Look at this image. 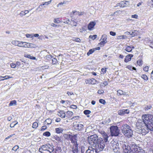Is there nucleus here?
I'll use <instances>...</instances> for the list:
<instances>
[{
  "label": "nucleus",
  "mask_w": 153,
  "mask_h": 153,
  "mask_svg": "<svg viewBox=\"0 0 153 153\" xmlns=\"http://www.w3.org/2000/svg\"><path fill=\"white\" fill-rule=\"evenodd\" d=\"M138 16L137 14H134V15H132L131 16V17L133 18H135L136 19H137L138 18Z\"/></svg>",
  "instance_id": "nucleus-51"
},
{
  "label": "nucleus",
  "mask_w": 153,
  "mask_h": 153,
  "mask_svg": "<svg viewBox=\"0 0 153 153\" xmlns=\"http://www.w3.org/2000/svg\"><path fill=\"white\" fill-rule=\"evenodd\" d=\"M110 34L111 35L113 36H115L116 35V33L112 31L110 32Z\"/></svg>",
  "instance_id": "nucleus-53"
},
{
  "label": "nucleus",
  "mask_w": 153,
  "mask_h": 153,
  "mask_svg": "<svg viewBox=\"0 0 153 153\" xmlns=\"http://www.w3.org/2000/svg\"><path fill=\"white\" fill-rule=\"evenodd\" d=\"M13 78V77L12 76H1L0 77V79H1V80H4V79H7Z\"/></svg>",
  "instance_id": "nucleus-22"
},
{
  "label": "nucleus",
  "mask_w": 153,
  "mask_h": 153,
  "mask_svg": "<svg viewBox=\"0 0 153 153\" xmlns=\"http://www.w3.org/2000/svg\"><path fill=\"white\" fill-rule=\"evenodd\" d=\"M143 62L141 59H139L137 61V64L139 66H141Z\"/></svg>",
  "instance_id": "nucleus-43"
},
{
  "label": "nucleus",
  "mask_w": 153,
  "mask_h": 153,
  "mask_svg": "<svg viewBox=\"0 0 153 153\" xmlns=\"http://www.w3.org/2000/svg\"><path fill=\"white\" fill-rule=\"evenodd\" d=\"M64 20V21L63 22L64 23L67 24L68 25L71 24V22L69 19H66V20Z\"/></svg>",
  "instance_id": "nucleus-45"
},
{
  "label": "nucleus",
  "mask_w": 153,
  "mask_h": 153,
  "mask_svg": "<svg viewBox=\"0 0 153 153\" xmlns=\"http://www.w3.org/2000/svg\"><path fill=\"white\" fill-rule=\"evenodd\" d=\"M24 43H25V42H20L19 41L18 46L20 47H23Z\"/></svg>",
  "instance_id": "nucleus-42"
},
{
  "label": "nucleus",
  "mask_w": 153,
  "mask_h": 153,
  "mask_svg": "<svg viewBox=\"0 0 153 153\" xmlns=\"http://www.w3.org/2000/svg\"><path fill=\"white\" fill-rule=\"evenodd\" d=\"M149 68L148 66H146L143 68V70L147 72L148 71Z\"/></svg>",
  "instance_id": "nucleus-55"
},
{
  "label": "nucleus",
  "mask_w": 153,
  "mask_h": 153,
  "mask_svg": "<svg viewBox=\"0 0 153 153\" xmlns=\"http://www.w3.org/2000/svg\"><path fill=\"white\" fill-rule=\"evenodd\" d=\"M51 2V1H49L48 2H44L42 4H40L39 7L37 9H38L39 8H40L41 7H42V5H47L50 3Z\"/></svg>",
  "instance_id": "nucleus-26"
},
{
  "label": "nucleus",
  "mask_w": 153,
  "mask_h": 153,
  "mask_svg": "<svg viewBox=\"0 0 153 153\" xmlns=\"http://www.w3.org/2000/svg\"><path fill=\"white\" fill-rule=\"evenodd\" d=\"M120 142L121 146L122 148L124 153H133V149L132 148V146L130 147L127 143L125 142Z\"/></svg>",
  "instance_id": "nucleus-4"
},
{
  "label": "nucleus",
  "mask_w": 153,
  "mask_h": 153,
  "mask_svg": "<svg viewBox=\"0 0 153 153\" xmlns=\"http://www.w3.org/2000/svg\"><path fill=\"white\" fill-rule=\"evenodd\" d=\"M104 92V91L102 90H99L97 92L98 93L101 94Z\"/></svg>",
  "instance_id": "nucleus-63"
},
{
  "label": "nucleus",
  "mask_w": 153,
  "mask_h": 153,
  "mask_svg": "<svg viewBox=\"0 0 153 153\" xmlns=\"http://www.w3.org/2000/svg\"><path fill=\"white\" fill-rule=\"evenodd\" d=\"M112 147L111 149H113L115 152H118L120 150V147L119 144L114 142H111Z\"/></svg>",
  "instance_id": "nucleus-8"
},
{
  "label": "nucleus",
  "mask_w": 153,
  "mask_h": 153,
  "mask_svg": "<svg viewBox=\"0 0 153 153\" xmlns=\"http://www.w3.org/2000/svg\"><path fill=\"white\" fill-rule=\"evenodd\" d=\"M137 31L136 30H134L131 34L132 36H134L137 34Z\"/></svg>",
  "instance_id": "nucleus-41"
},
{
  "label": "nucleus",
  "mask_w": 153,
  "mask_h": 153,
  "mask_svg": "<svg viewBox=\"0 0 153 153\" xmlns=\"http://www.w3.org/2000/svg\"><path fill=\"white\" fill-rule=\"evenodd\" d=\"M152 108V106L151 105H148L145 106L144 109L146 111L148 110L149 109H150Z\"/></svg>",
  "instance_id": "nucleus-37"
},
{
  "label": "nucleus",
  "mask_w": 153,
  "mask_h": 153,
  "mask_svg": "<svg viewBox=\"0 0 153 153\" xmlns=\"http://www.w3.org/2000/svg\"><path fill=\"white\" fill-rule=\"evenodd\" d=\"M69 137L71 138V140L72 143H73L74 145H78L77 143V135L74 134L73 136H71L70 134L68 135Z\"/></svg>",
  "instance_id": "nucleus-10"
},
{
  "label": "nucleus",
  "mask_w": 153,
  "mask_h": 153,
  "mask_svg": "<svg viewBox=\"0 0 153 153\" xmlns=\"http://www.w3.org/2000/svg\"><path fill=\"white\" fill-rule=\"evenodd\" d=\"M126 38V36L124 35L118 36H117V39H124Z\"/></svg>",
  "instance_id": "nucleus-25"
},
{
  "label": "nucleus",
  "mask_w": 153,
  "mask_h": 153,
  "mask_svg": "<svg viewBox=\"0 0 153 153\" xmlns=\"http://www.w3.org/2000/svg\"><path fill=\"white\" fill-rule=\"evenodd\" d=\"M84 113L85 115L89 114L91 113V111L89 110H85L84 111Z\"/></svg>",
  "instance_id": "nucleus-36"
},
{
  "label": "nucleus",
  "mask_w": 153,
  "mask_h": 153,
  "mask_svg": "<svg viewBox=\"0 0 153 153\" xmlns=\"http://www.w3.org/2000/svg\"><path fill=\"white\" fill-rule=\"evenodd\" d=\"M43 135V136L48 137L51 135V133L49 131H46L44 133Z\"/></svg>",
  "instance_id": "nucleus-31"
},
{
  "label": "nucleus",
  "mask_w": 153,
  "mask_h": 153,
  "mask_svg": "<svg viewBox=\"0 0 153 153\" xmlns=\"http://www.w3.org/2000/svg\"><path fill=\"white\" fill-rule=\"evenodd\" d=\"M71 108L73 109H76L77 108V106L76 105H73L71 106Z\"/></svg>",
  "instance_id": "nucleus-62"
},
{
  "label": "nucleus",
  "mask_w": 153,
  "mask_h": 153,
  "mask_svg": "<svg viewBox=\"0 0 153 153\" xmlns=\"http://www.w3.org/2000/svg\"><path fill=\"white\" fill-rule=\"evenodd\" d=\"M11 67L13 68H15L16 67V64L12 63L10 64Z\"/></svg>",
  "instance_id": "nucleus-54"
},
{
  "label": "nucleus",
  "mask_w": 153,
  "mask_h": 153,
  "mask_svg": "<svg viewBox=\"0 0 153 153\" xmlns=\"http://www.w3.org/2000/svg\"><path fill=\"white\" fill-rule=\"evenodd\" d=\"M53 22L55 23H59L60 22L58 20V18H57V19L55 18V19H54Z\"/></svg>",
  "instance_id": "nucleus-50"
},
{
  "label": "nucleus",
  "mask_w": 153,
  "mask_h": 153,
  "mask_svg": "<svg viewBox=\"0 0 153 153\" xmlns=\"http://www.w3.org/2000/svg\"><path fill=\"white\" fill-rule=\"evenodd\" d=\"M125 50L127 52H130L132 51V49H131L130 46H127L125 49Z\"/></svg>",
  "instance_id": "nucleus-30"
},
{
  "label": "nucleus",
  "mask_w": 153,
  "mask_h": 153,
  "mask_svg": "<svg viewBox=\"0 0 153 153\" xmlns=\"http://www.w3.org/2000/svg\"><path fill=\"white\" fill-rule=\"evenodd\" d=\"M98 152L97 149H96L95 148H94L93 147H89L86 151L85 153H98Z\"/></svg>",
  "instance_id": "nucleus-12"
},
{
  "label": "nucleus",
  "mask_w": 153,
  "mask_h": 153,
  "mask_svg": "<svg viewBox=\"0 0 153 153\" xmlns=\"http://www.w3.org/2000/svg\"><path fill=\"white\" fill-rule=\"evenodd\" d=\"M21 16L22 17L23 16L25 15V12L24 11H22L20 14Z\"/></svg>",
  "instance_id": "nucleus-58"
},
{
  "label": "nucleus",
  "mask_w": 153,
  "mask_h": 153,
  "mask_svg": "<svg viewBox=\"0 0 153 153\" xmlns=\"http://www.w3.org/2000/svg\"><path fill=\"white\" fill-rule=\"evenodd\" d=\"M54 138L57 141L61 142V137H58L56 135L54 136Z\"/></svg>",
  "instance_id": "nucleus-33"
},
{
  "label": "nucleus",
  "mask_w": 153,
  "mask_h": 153,
  "mask_svg": "<svg viewBox=\"0 0 153 153\" xmlns=\"http://www.w3.org/2000/svg\"><path fill=\"white\" fill-rule=\"evenodd\" d=\"M111 135L112 136H117L120 133V130L116 126H112L110 128Z\"/></svg>",
  "instance_id": "nucleus-6"
},
{
  "label": "nucleus",
  "mask_w": 153,
  "mask_h": 153,
  "mask_svg": "<svg viewBox=\"0 0 153 153\" xmlns=\"http://www.w3.org/2000/svg\"><path fill=\"white\" fill-rule=\"evenodd\" d=\"M133 56V55L132 54H128L127 55L124 61L126 62H127L130 61L131 59V58Z\"/></svg>",
  "instance_id": "nucleus-16"
},
{
  "label": "nucleus",
  "mask_w": 153,
  "mask_h": 153,
  "mask_svg": "<svg viewBox=\"0 0 153 153\" xmlns=\"http://www.w3.org/2000/svg\"><path fill=\"white\" fill-rule=\"evenodd\" d=\"M99 132L102 135L103 138H100L99 139V143H98L97 144L95 147L96 149L98 150V152L102 151L105 146V132L104 130L100 129L99 130Z\"/></svg>",
  "instance_id": "nucleus-2"
},
{
  "label": "nucleus",
  "mask_w": 153,
  "mask_h": 153,
  "mask_svg": "<svg viewBox=\"0 0 153 153\" xmlns=\"http://www.w3.org/2000/svg\"><path fill=\"white\" fill-rule=\"evenodd\" d=\"M52 63L53 64H55L57 62V60L55 58L53 59L52 60Z\"/></svg>",
  "instance_id": "nucleus-46"
},
{
  "label": "nucleus",
  "mask_w": 153,
  "mask_h": 153,
  "mask_svg": "<svg viewBox=\"0 0 153 153\" xmlns=\"http://www.w3.org/2000/svg\"><path fill=\"white\" fill-rule=\"evenodd\" d=\"M117 94L118 96H120L122 95H126V92H123L120 90H119L117 91Z\"/></svg>",
  "instance_id": "nucleus-20"
},
{
  "label": "nucleus",
  "mask_w": 153,
  "mask_h": 153,
  "mask_svg": "<svg viewBox=\"0 0 153 153\" xmlns=\"http://www.w3.org/2000/svg\"><path fill=\"white\" fill-rule=\"evenodd\" d=\"M95 51V49L94 48L90 49L87 53L88 56H89Z\"/></svg>",
  "instance_id": "nucleus-27"
},
{
  "label": "nucleus",
  "mask_w": 153,
  "mask_h": 153,
  "mask_svg": "<svg viewBox=\"0 0 153 153\" xmlns=\"http://www.w3.org/2000/svg\"><path fill=\"white\" fill-rule=\"evenodd\" d=\"M136 131L139 133H141L143 135L147 134L149 130L153 131V127L148 124L146 125L143 123L142 120H138L136 123Z\"/></svg>",
  "instance_id": "nucleus-1"
},
{
  "label": "nucleus",
  "mask_w": 153,
  "mask_h": 153,
  "mask_svg": "<svg viewBox=\"0 0 153 153\" xmlns=\"http://www.w3.org/2000/svg\"><path fill=\"white\" fill-rule=\"evenodd\" d=\"M129 113V111L128 109L122 110L119 111L118 114L119 115H122L125 114H128Z\"/></svg>",
  "instance_id": "nucleus-19"
},
{
  "label": "nucleus",
  "mask_w": 153,
  "mask_h": 153,
  "mask_svg": "<svg viewBox=\"0 0 153 153\" xmlns=\"http://www.w3.org/2000/svg\"><path fill=\"white\" fill-rule=\"evenodd\" d=\"M74 40L77 42H80V39L78 38H75Z\"/></svg>",
  "instance_id": "nucleus-56"
},
{
  "label": "nucleus",
  "mask_w": 153,
  "mask_h": 153,
  "mask_svg": "<svg viewBox=\"0 0 153 153\" xmlns=\"http://www.w3.org/2000/svg\"><path fill=\"white\" fill-rule=\"evenodd\" d=\"M85 82L86 84H90V83H91L92 84V80L91 79H87L85 81Z\"/></svg>",
  "instance_id": "nucleus-47"
},
{
  "label": "nucleus",
  "mask_w": 153,
  "mask_h": 153,
  "mask_svg": "<svg viewBox=\"0 0 153 153\" xmlns=\"http://www.w3.org/2000/svg\"><path fill=\"white\" fill-rule=\"evenodd\" d=\"M38 123L36 122H34L33 124L32 127L33 128H36L38 126Z\"/></svg>",
  "instance_id": "nucleus-34"
},
{
  "label": "nucleus",
  "mask_w": 153,
  "mask_h": 153,
  "mask_svg": "<svg viewBox=\"0 0 153 153\" xmlns=\"http://www.w3.org/2000/svg\"><path fill=\"white\" fill-rule=\"evenodd\" d=\"M132 148L133 149V153H145L143 150L140 149L139 146L135 144H132Z\"/></svg>",
  "instance_id": "nucleus-7"
},
{
  "label": "nucleus",
  "mask_w": 153,
  "mask_h": 153,
  "mask_svg": "<svg viewBox=\"0 0 153 153\" xmlns=\"http://www.w3.org/2000/svg\"><path fill=\"white\" fill-rule=\"evenodd\" d=\"M24 44H25L23 45V47H25V48H30V47H31V45H32V44H30L28 43H24Z\"/></svg>",
  "instance_id": "nucleus-28"
},
{
  "label": "nucleus",
  "mask_w": 153,
  "mask_h": 153,
  "mask_svg": "<svg viewBox=\"0 0 153 153\" xmlns=\"http://www.w3.org/2000/svg\"><path fill=\"white\" fill-rule=\"evenodd\" d=\"M59 116L62 118H65V114L62 111H61L58 114Z\"/></svg>",
  "instance_id": "nucleus-24"
},
{
  "label": "nucleus",
  "mask_w": 153,
  "mask_h": 153,
  "mask_svg": "<svg viewBox=\"0 0 153 153\" xmlns=\"http://www.w3.org/2000/svg\"><path fill=\"white\" fill-rule=\"evenodd\" d=\"M96 25V23L95 22H90L88 25V29L89 30H91L94 26Z\"/></svg>",
  "instance_id": "nucleus-15"
},
{
  "label": "nucleus",
  "mask_w": 153,
  "mask_h": 153,
  "mask_svg": "<svg viewBox=\"0 0 153 153\" xmlns=\"http://www.w3.org/2000/svg\"><path fill=\"white\" fill-rule=\"evenodd\" d=\"M78 145H75L73 146L72 148V151L73 153H77L78 152Z\"/></svg>",
  "instance_id": "nucleus-18"
},
{
  "label": "nucleus",
  "mask_w": 153,
  "mask_h": 153,
  "mask_svg": "<svg viewBox=\"0 0 153 153\" xmlns=\"http://www.w3.org/2000/svg\"><path fill=\"white\" fill-rule=\"evenodd\" d=\"M66 4V1H64L63 2H61L58 4L57 6L58 7L61 5H63L64 4Z\"/></svg>",
  "instance_id": "nucleus-57"
},
{
  "label": "nucleus",
  "mask_w": 153,
  "mask_h": 153,
  "mask_svg": "<svg viewBox=\"0 0 153 153\" xmlns=\"http://www.w3.org/2000/svg\"><path fill=\"white\" fill-rule=\"evenodd\" d=\"M47 146L46 144L42 146L39 149V152L41 153H47L48 151Z\"/></svg>",
  "instance_id": "nucleus-13"
},
{
  "label": "nucleus",
  "mask_w": 153,
  "mask_h": 153,
  "mask_svg": "<svg viewBox=\"0 0 153 153\" xmlns=\"http://www.w3.org/2000/svg\"><path fill=\"white\" fill-rule=\"evenodd\" d=\"M97 36L96 35H91L89 36V38L93 40H94L97 37Z\"/></svg>",
  "instance_id": "nucleus-29"
},
{
  "label": "nucleus",
  "mask_w": 153,
  "mask_h": 153,
  "mask_svg": "<svg viewBox=\"0 0 153 153\" xmlns=\"http://www.w3.org/2000/svg\"><path fill=\"white\" fill-rule=\"evenodd\" d=\"M99 102L100 103H101L103 104H104L105 103V101L104 100L102 99H100L99 100Z\"/></svg>",
  "instance_id": "nucleus-49"
},
{
  "label": "nucleus",
  "mask_w": 153,
  "mask_h": 153,
  "mask_svg": "<svg viewBox=\"0 0 153 153\" xmlns=\"http://www.w3.org/2000/svg\"><path fill=\"white\" fill-rule=\"evenodd\" d=\"M19 146L17 145L15 146H14L12 149V150L14 151L15 152L17 150L19 149Z\"/></svg>",
  "instance_id": "nucleus-44"
},
{
  "label": "nucleus",
  "mask_w": 153,
  "mask_h": 153,
  "mask_svg": "<svg viewBox=\"0 0 153 153\" xmlns=\"http://www.w3.org/2000/svg\"><path fill=\"white\" fill-rule=\"evenodd\" d=\"M56 132L57 133L60 134L62 133L63 131V129L61 127L56 128L55 129Z\"/></svg>",
  "instance_id": "nucleus-21"
},
{
  "label": "nucleus",
  "mask_w": 153,
  "mask_h": 153,
  "mask_svg": "<svg viewBox=\"0 0 153 153\" xmlns=\"http://www.w3.org/2000/svg\"><path fill=\"white\" fill-rule=\"evenodd\" d=\"M126 68L130 70H132V66H131L129 65H128L127 66Z\"/></svg>",
  "instance_id": "nucleus-59"
},
{
  "label": "nucleus",
  "mask_w": 153,
  "mask_h": 153,
  "mask_svg": "<svg viewBox=\"0 0 153 153\" xmlns=\"http://www.w3.org/2000/svg\"><path fill=\"white\" fill-rule=\"evenodd\" d=\"M150 46L153 48V41L150 43Z\"/></svg>",
  "instance_id": "nucleus-64"
},
{
  "label": "nucleus",
  "mask_w": 153,
  "mask_h": 153,
  "mask_svg": "<svg viewBox=\"0 0 153 153\" xmlns=\"http://www.w3.org/2000/svg\"><path fill=\"white\" fill-rule=\"evenodd\" d=\"M73 13L74 14L78 15L79 16H80V15H82L83 14V12H81V13H80L78 12L75 11L74 12L73 11Z\"/></svg>",
  "instance_id": "nucleus-35"
},
{
  "label": "nucleus",
  "mask_w": 153,
  "mask_h": 153,
  "mask_svg": "<svg viewBox=\"0 0 153 153\" xmlns=\"http://www.w3.org/2000/svg\"><path fill=\"white\" fill-rule=\"evenodd\" d=\"M122 131L123 134L126 137H131L133 134V131L131 127L128 125L125 124L123 125L121 127Z\"/></svg>",
  "instance_id": "nucleus-3"
},
{
  "label": "nucleus",
  "mask_w": 153,
  "mask_h": 153,
  "mask_svg": "<svg viewBox=\"0 0 153 153\" xmlns=\"http://www.w3.org/2000/svg\"><path fill=\"white\" fill-rule=\"evenodd\" d=\"M105 73V68H103L101 69V71L100 72V75L101 76H102L103 74H104Z\"/></svg>",
  "instance_id": "nucleus-38"
},
{
  "label": "nucleus",
  "mask_w": 153,
  "mask_h": 153,
  "mask_svg": "<svg viewBox=\"0 0 153 153\" xmlns=\"http://www.w3.org/2000/svg\"><path fill=\"white\" fill-rule=\"evenodd\" d=\"M19 41H13L12 42V43L15 45L18 46Z\"/></svg>",
  "instance_id": "nucleus-40"
},
{
  "label": "nucleus",
  "mask_w": 153,
  "mask_h": 153,
  "mask_svg": "<svg viewBox=\"0 0 153 153\" xmlns=\"http://www.w3.org/2000/svg\"><path fill=\"white\" fill-rule=\"evenodd\" d=\"M49 68V66L48 65H46L45 66H42V68L43 69H48Z\"/></svg>",
  "instance_id": "nucleus-61"
},
{
  "label": "nucleus",
  "mask_w": 153,
  "mask_h": 153,
  "mask_svg": "<svg viewBox=\"0 0 153 153\" xmlns=\"http://www.w3.org/2000/svg\"><path fill=\"white\" fill-rule=\"evenodd\" d=\"M47 144V147L48 149L47 151H48L47 153H51L54 151V149L53 148V146L49 144Z\"/></svg>",
  "instance_id": "nucleus-14"
},
{
  "label": "nucleus",
  "mask_w": 153,
  "mask_h": 153,
  "mask_svg": "<svg viewBox=\"0 0 153 153\" xmlns=\"http://www.w3.org/2000/svg\"><path fill=\"white\" fill-rule=\"evenodd\" d=\"M100 40H101V41L99 43V44L100 45V46L101 47H102L104 45V44L105 43V36L104 35L102 36Z\"/></svg>",
  "instance_id": "nucleus-17"
},
{
  "label": "nucleus",
  "mask_w": 153,
  "mask_h": 153,
  "mask_svg": "<svg viewBox=\"0 0 153 153\" xmlns=\"http://www.w3.org/2000/svg\"><path fill=\"white\" fill-rule=\"evenodd\" d=\"M141 77L145 80H148V77L145 74L142 75L141 76Z\"/></svg>",
  "instance_id": "nucleus-39"
},
{
  "label": "nucleus",
  "mask_w": 153,
  "mask_h": 153,
  "mask_svg": "<svg viewBox=\"0 0 153 153\" xmlns=\"http://www.w3.org/2000/svg\"><path fill=\"white\" fill-rule=\"evenodd\" d=\"M88 141L89 143L91 146L96 148V146L98 144V139L97 135L94 134L89 137L88 138Z\"/></svg>",
  "instance_id": "nucleus-5"
},
{
  "label": "nucleus",
  "mask_w": 153,
  "mask_h": 153,
  "mask_svg": "<svg viewBox=\"0 0 153 153\" xmlns=\"http://www.w3.org/2000/svg\"><path fill=\"white\" fill-rule=\"evenodd\" d=\"M16 105V102L15 100H13L10 102L9 104V106H10L13 105Z\"/></svg>",
  "instance_id": "nucleus-23"
},
{
  "label": "nucleus",
  "mask_w": 153,
  "mask_h": 153,
  "mask_svg": "<svg viewBox=\"0 0 153 153\" xmlns=\"http://www.w3.org/2000/svg\"><path fill=\"white\" fill-rule=\"evenodd\" d=\"M148 4L149 6H152L153 5V0H149Z\"/></svg>",
  "instance_id": "nucleus-48"
},
{
  "label": "nucleus",
  "mask_w": 153,
  "mask_h": 153,
  "mask_svg": "<svg viewBox=\"0 0 153 153\" xmlns=\"http://www.w3.org/2000/svg\"><path fill=\"white\" fill-rule=\"evenodd\" d=\"M47 128V127L46 126H43L42 127L41 129V130L42 131H43L45 129H46Z\"/></svg>",
  "instance_id": "nucleus-52"
},
{
  "label": "nucleus",
  "mask_w": 153,
  "mask_h": 153,
  "mask_svg": "<svg viewBox=\"0 0 153 153\" xmlns=\"http://www.w3.org/2000/svg\"><path fill=\"white\" fill-rule=\"evenodd\" d=\"M73 126L76 130L80 131L83 128V126L82 124H81L75 122L74 123Z\"/></svg>",
  "instance_id": "nucleus-11"
},
{
  "label": "nucleus",
  "mask_w": 153,
  "mask_h": 153,
  "mask_svg": "<svg viewBox=\"0 0 153 153\" xmlns=\"http://www.w3.org/2000/svg\"><path fill=\"white\" fill-rule=\"evenodd\" d=\"M77 23L76 22H74L73 23V24H71V25L72 27H73L74 26H77Z\"/></svg>",
  "instance_id": "nucleus-60"
},
{
  "label": "nucleus",
  "mask_w": 153,
  "mask_h": 153,
  "mask_svg": "<svg viewBox=\"0 0 153 153\" xmlns=\"http://www.w3.org/2000/svg\"><path fill=\"white\" fill-rule=\"evenodd\" d=\"M129 5V1H121L120 3H118L117 4V6H115L116 7L119 6L121 7H126L128 6Z\"/></svg>",
  "instance_id": "nucleus-9"
},
{
  "label": "nucleus",
  "mask_w": 153,
  "mask_h": 153,
  "mask_svg": "<svg viewBox=\"0 0 153 153\" xmlns=\"http://www.w3.org/2000/svg\"><path fill=\"white\" fill-rule=\"evenodd\" d=\"M45 123H47V125L51 124L52 123V120L50 119H47L45 121Z\"/></svg>",
  "instance_id": "nucleus-32"
}]
</instances>
